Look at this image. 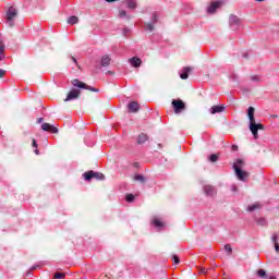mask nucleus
<instances>
[{
	"label": "nucleus",
	"mask_w": 279,
	"mask_h": 279,
	"mask_svg": "<svg viewBox=\"0 0 279 279\" xmlns=\"http://www.w3.org/2000/svg\"><path fill=\"white\" fill-rule=\"evenodd\" d=\"M129 112L136 113L141 109V106H138V102L132 101L128 105Z\"/></svg>",
	"instance_id": "14"
},
{
	"label": "nucleus",
	"mask_w": 279,
	"mask_h": 279,
	"mask_svg": "<svg viewBox=\"0 0 279 279\" xmlns=\"http://www.w3.org/2000/svg\"><path fill=\"white\" fill-rule=\"evenodd\" d=\"M35 154H36V156H38V154H40V151L38 149H35Z\"/></svg>",
	"instance_id": "43"
},
{
	"label": "nucleus",
	"mask_w": 279,
	"mask_h": 279,
	"mask_svg": "<svg viewBox=\"0 0 279 279\" xmlns=\"http://www.w3.org/2000/svg\"><path fill=\"white\" fill-rule=\"evenodd\" d=\"M223 110H226V106L219 105V106H213L209 109V112H210V114H217L219 112H223Z\"/></svg>",
	"instance_id": "15"
},
{
	"label": "nucleus",
	"mask_w": 279,
	"mask_h": 279,
	"mask_svg": "<svg viewBox=\"0 0 279 279\" xmlns=\"http://www.w3.org/2000/svg\"><path fill=\"white\" fill-rule=\"evenodd\" d=\"M172 260L174 262V265H180V257H178L177 255L172 256Z\"/></svg>",
	"instance_id": "31"
},
{
	"label": "nucleus",
	"mask_w": 279,
	"mask_h": 279,
	"mask_svg": "<svg viewBox=\"0 0 279 279\" xmlns=\"http://www.w3.org/2000/svg\"><path fill=\"white\" fill-rule=\"evenodd\" d=\"M193 71V68L185 66L182 69V73H180L181 80H189V72Z\"/></svg>",
	"instance_id": "16"
},
{
	"label": "nucleus",
	"mask_w": 279,
	"mask_h": 279,
	"mask_svg": "<svg viewBox=\"0 0 279 279\" xmlns=\"http://www.w3.org/2000/svg\"><path fill=\"white\" fill-rule=\"evenodd\" d=\"M242 167H245V161H243V159H236L233 162V169L234 171H236V169H241Z\"/></svg>",
	"instance_id": "18"
},
{
	"label": "nucleus",
	"mask_w": 279,
	"mask_h": 279,
	"mask_svg": "<svg viewBox=\"0 0 279 279\" xmlns=\"http://www.w3.org/2000/svg\"><path fill=\"white\" fill-rule=\"evenodd\" d=\"M41 130H44V132H51L52 134H58V128L53 126V124L43 123Z\"/></svg>",
	"instance_id": "11"
},
{
	"label": "nucleus",
	"mask_w": 279,
	"mask_h": 279,
	"mask_svg": "<svg viewBox=\"0 0 279 279\" xmlns=\"http://www.w3.org/2000/svg\"><path fill=\"white\" fill-rule=\"evenodd\" d=\"M223 3H226L223 0L211 2V4L207 8V14H215V12H217V10H219Z\"/></svg>",
	"instance_id": "6"
},
{
	"label": "nucleus",
	"mask_w": 279,
	"mask_h": 279,
	"mask_svg": "<svg viewBox=\"0 0 279 279\" xmlns=\"http://www.w3.org/2000/svg\"><path fill=\"white\" fill-rule=\"evenodd\" d=\"M32 147H35V149L38 148V143H36V140H33Z\"/></svg>",
	"instance_id": "37"
},
{
	"label": "nucleus",
	"mask_w": 279,
	"mask_h": 279,
	"mask_svg": "<svg viewBox=\"0 0 279 279\" xmlns=\"http://www.w3.org/2000/svg\"><path fill=\"white\" fill-rule=\"evenodd\" d=\"M84 179L87 181V182H90V180H93V178L95 180H106V177L104 175V173L101 172H95L93 170L90 171H87L83 174Z\"/></svg>",
	"instance_id": "4"
},
{
	"label": "nucleus",
	"mask_w": 279,
	"mask_h": 279,
	"mask_svg": "<svg viewBox=\"0 0 279 279\" xmlns=\"http://www.w3.org/2000/svg\"><path fill=\"white\" fill-rule=\"evenodd\" d=\"M252 82H260V77L258 75H254L251 77Z\"/></svg>",
	"instance_id": "35"
},
{
	"label": "nucleus",
	"mask_w": 279,
	"mask_h": 279,
	"mask_svg": "<svg viewBox=\"0 0 279 279\" xmlns=\"http://www.w3.org/2000/svg\"><path fill=\"white\" fill-rule=\"evenodd\" d=\"M80 95H82V90L73 88L69 92L64 101H73L75 99H80Z\"/></svg>",
	"instance_id": "7"
},
{
	"label": "nucleus",
	"mask_w": 279,
	"mask_h": 279,
	"mask_svg": "<svg viewBox=\"0 0 279 279\" xmlns=\"http://www.w3.org/2000/svg\"><path fill=\"white\" fill-rule=\"evenodd\" d=\"M110 62H112V59L110 58V56L105 54L101 57L100 59V66H110Z\"/></svg>",
	"instance_id": "13"
},
{
	"label": "nucleus",
	"mask_w": 279,
	"mask_h": 279,
	"mask_svg": "<svg viewBox=\"0 0 279 279\" xmlns=\"http://www.w3.org/2000/svg\"><path fill=\"white\" fill-rule=\"evenodd\" d=\"M126 202H134V194H128Z\"/></svg>",
	"instance_id": "33"
},
{
	"label": "nucleus",
	"mask_w": 279,
	"mask_h": 279,
	"mask_svg": "<svg viewBox=\"0 0 279 279\" xmlns=\"http://www.w3.org/2000/svg\"><path fill=\"white\" fill-rule=\"evenodd\" d=\"M128 8L130 10H136V2L134 0H128Z\"/></svg>",
	"instance_id": "25"
},
{
	"label": "nucleus",
	"mask_w": 279,
	"mask_h": 279,
	"mask_svg": "<svg viewBox=\"0 0 279 279\" xmlns=\"http://www.w3.org/2000/svg\"><path fill=\"white\" fill-rule=\"evenodd\" d=\"M172 106H173L174 112H175L177 114H179V112H180L181 110H184V108H185V105H184V102H183L182 100H173V101H172Z\"/></svg>",
	"instance_id": "10"
},
{
	"label": "nucleus",
	"mask_w": 279,
	"mask_h": 279,
	"mask_svg": "<svg viewBox=\"0 0 279 279\" xmlns=\"http://www.w3.org/2000/svg\"><path fill=\"white\" fill-rule=\"evenodd\" d=\"M207 271H208V270H207L206 268H202V269H201V274H207Z\"/></svg>",
	"instance_id": "40"
},
{
	"label": "nucleus",
	"mask_w": 279,
	"mask_h": 279,
	"mask_svg": "<svg viewBox=\"0 0 279 279\" xmlns=\"http://www.w3.org/2000/svg\"><path fill=\"white\" fill-rule=\"evenodd\" d=\"M68 23L69 25H77V23H80V19H77L75 15H72L68 19Z\"/></svg>",
	"instance_id": "20"
},
{
	"label": "nucleus",
	"mask_w": 279,
	"mask_h": 279,
	"mask_svg": "<svg viewBox=\"0 0 279 279\" xmlns=\"http://www.w3.org/2000/svg\"><path fill=\"white\" fill-rule=\"evenodd\" d=\"M72 60L75 64H77V59H75V57H72Z\"/></svg>",
	"instance_id": "42"
},
{
	"label": "nucleus",
	"mask_w": 279,
	"mask_h": 279,
	"mask_svg": "<svg viewBox=\"0 0 279 279\" xmlns=\"http://www.w3.org/2000/svg\"><path fill=\"white\" fill-rule=\"evenodd\" d=\"M147 141H149V137H147V135L144 133L140 134L137 137L138 145H143V144L147 143Z\"/></svg>",
	"instance_id": "19"
},
{
	"label": "nucleus",
	"mask_w": 279,
	"mask_h": 279,
	"mask_svg": "<svg viewBox=\"0 0 279 279\" xmlns=\"http://www.w3.org/2000/svg\"><path fill=\"white\" fill-rule=\"evenodd\" d=\"M254 112H256V109H254V107H248L247 109V117H248V130H251L253 136L255 140L258 138V130L264 131L265 130V125H263V123H256V119L254 118Z\"/></svg>",
	"instance_id": "1"
},
{
	"label": "nucleus",
	"mask_w": 279,
	"mask_h": 279,
	"mask_svg": "<svg viewBox=\"0 0 279 279\" xmlns=\"http://www.w3.org/2000/svg\"><path fill=\"white\" fill-rule=\"evenodd\" d=\"M275 250L279 254V244L278 243L275 244Z\"/></svg>",
	"instance_id": "39"
},
{
	"label": "nucleus",
	"mask_w": 279,
	"mask_h": 279,
	"mask_svg": "<svg viewBox=\"0 0 279 279\" xmlns=\"http://www.w3.org/2000/svg\"><path fill=\"white\" fill-rule=\"evenodd\" d=\"M235 175L238 178V180H240V182H245V180H247V178L250 177V172H245L239 168H235Z\"/></svg>",
	"instance_id": "8"
},
{
	"label": "nucleus",
	"mask_w": 279,
	"mask_h": 279,
	"mask_svg": "<svg viewBox=\"0 0 279 279\" xmlns=\"http://www.w3.org/2000/svg\"><path fill=\"white\" fill-rule=\"evenodd\" d=\"M153 226H155V228H158V230L165 228V222H162L160 219L158 218H154L151 221Z\"/></svg>",
	"instance_id": "17"
},
{
	"label": "nucleus",
	"mask_w": 279,
	"mask_h": 279,
	"mask_svg": "<svg viewBox=\"0 0 279 279\" xmlns=\"http://www.w3.org/2000/svg\"><path fill=\"white\" fill-rule=\"evenodd\" d=\"M54 278H56V279H64V274H62V272H57V274H54Z\"/></svg>",
	"instance_id": "32"
},
{
	"label": "nucleus",
	"mask_w": 279,
	"mask_h": 279,
	"mask_svg": "<svg viewBox=\"0 0 279 279\" xmlns=\"http://www.w3.org/2000/svg\"><path fill=\"white\" fill-rule=\"evenodd\" d=\"M271 241L276 245V243H278V234H274Z\"/></svg>",
	"instance_id": "36"
},
{
	"label": "nucleus",
	"mask_w": 279,
	"mask_h": 279,
	"mask_svg": "<svg viewBox=\"0 0 279 279\" xmlns=\"http://www.w3.org/2000/svg\"><path fill=\"white\" fill-rule=\"evenodd\" d=\"M256 1H265V0H256Z\"/></svg>",
	"instance_id": "46"
},
{
	"label": "nucleus",
	"mask_w": 279,
	"mask_h": 279,
	"mask_svg": "<svg viewBox=\"0 0 279 279\" xmlns=\"http://www.w3.org/2000/svg\"><path fill=\"white\" fill-rule=\"evenodd\" d=\"M232 149H233V151H236V149H239V146L233 145V146H232Z\"/></svg>",
	"instance_id": "41"
},
{
	"label": "nucleus",
	"mask_w": 279,
	"mask_h": 279,
	"mask_svg": "<svg viewBox=\"0 0 279 279\" xmlns=\"http://www.w3.org/2000/svg\"><path fill=\"white\" fill-rule=\"evenodd\" d=\"M3 75H5V70H0V80L3 77Z\"/></svg>",
	"instance_id": "38"
},
{
	"label": "nucleus",
	"mask_w": 279,
	"mask_h": 279,
	"mask_svg": "<svg viewBox=\"0 0 279 279\" xmlns=\"http://www.w3.org/2000/svg\"><path fill=\"white\" fill-rule=\"evenodd\" d=\"M257 223H258L259 226H262L263 228H265V226H267V219H265V218H259V219L257 220Z\"/></svg>",
	"instance_id": "29"
},
{
	"label": "nucleus",
	"mask_w": 279,
	"mask_h": 279,
	"mask_svg": "<svg viewBox=\"0 0 279 279\" xmlns=\"http://www.w3.org/2000/svg\"><path fill=\"white\" fill-rule=\"evenodd\" d=\"M106 279H108V278H106Z\"/></svg>",
	"instance_id": "47"
},
{
	"label": "nucleus",
	"mask_w": 279,
	"mask_h": 279,
	"mask_svg": "<svg viewBox=\"0 0 279 279\" xmlns=\"http://www.w3.org/2000/svg\"><path fill=\"white\" fill-rule=\"evenodd\" d=\"M71 84L74 86V88H83L85 90H92V93H99L98 88L90 87L77 78L72 80Z\"/></svg>",
	"instance_id": "2"
},
{
	"label": "nucleus",
	"mask_w": 279,
	"mask_h": 279,
	"mask_svg": "<svg viewBox=\"0 0 279 279\" xmlns=\"http://www.w3.org/2000/svg\"><path fill=\"white\" fill-rule=\"evenodd\" d=\"M257 276H259V278H267V271H265V269H259L257 270Z\"/></svg>",
	"instance_id": "27"
},
{
	"label": "nucleus",
	"mask_w": 279,
	"mask_h": 279,
	"mask_svg": "<svg viewBox=\"0 0 279 279\" xmlns=\"http://www.w3.org/2000/svg\"><path fill=\"white\" fill-rule=\"evenodd\" d=\"M267 279H276V277L270 276V277H266Z\"/></svg>",
	"instance_id": "44"
},
{
	"label": "nucleus",
	"mask_w": 279,
	"mask_h": 279,
	"mask_svg": "<svg viewBox=\"0 0 279 279\" xmlns=\"http://www.w3.org/2000/svg\"><path fill=\"white\" fill-rule=\"evenodd\" d=\"M203 190L207 197H215V195H217V190H215V186L213 185H205Z\"/></svg>",
	"instance_id": "9"
},
{
	"label": "nucleus",
	"mask_w": 279,
	"mask_h": 279,
	"mask_svg": "<svg viewBox=\"0 0 279 279\" xmlns=\"http://www.w3.org/2000/svg\"><path fill=\"white\" fill-rule=\"evenodd\" d=\"M134 180H135L136 182H141L142 184H145V182H146L145 177H143V174H136V175L134 177Z\"/></svg>",
	"instance_id": "24"
},
{
	"label": "nucleus",
	"mask_w": 279,
	"mask_h": 279,
	"mask_svg": "<svg viewBox=\"0 0 279 279\" xmlns=\"http://www.w3.org/2000/svg\"><path fill=\"white\" fill-rule=\"evenodd\" d=\"M145 29L147 32H153L154 31V23L150 22V23L145 24Z\"/></svg>",
	"instance_id": "28"
},
{
	"label": "nucleus",
	"mask_w": 279,
	"mask_h": 279,
	"mask_svg": "<svg viewBox=\"0 0 279 279\" xmlns=\"http://www.w3.org/2000/svg\"><path fill=\"white\" fill-rule=\"evenodd\" d=\"M5 45L3 43H0V60H3L5 58Z\"/></svg>",
	"instance_id": "22"
},
{
	"label": "nucleus",
	"mask_w": 279,
	"mask_h": 279,
	"mask_svg": "<svg viewBox=\"0 0 279 279\" xmlns=\"http://www.w3.org/2000/svg\"><path fill=\"white\" fill-rule=\"evenodd\" d=\"M258 208H260V204L256 203V204L250 205L247 207V210L248 213H254V210H258Z\"/></svg>",
	"instance_id": "23"
},
{
	"label": "nucleus",
	"mask_w": 279,
	"mask_h": 279,
	"mask_svg": "<svg viewBox=\"0 0 279 279\" xmlns=\"http://www.w3.org/2000/svg\"><path fill=\"white\" fill-rule=\"evenodd\" d=\"M150 23H153V24L158 23V14H156V13L153 14V20Z\"/></svg>",
	"instance_id": "34"
},
{
	"label": "nucleus",
	"mask_w": 279,
	"mask_h": 279,
	"mask_svg": "<svg viewBox=\"0 0 279 279\" xmlns=\"http://www.w3.org/2000/svg\"><path fill=\"white\" fill-rule=\"evenodd\" d=\"M38 123H43V118H39V119H38Z\"/></svg>",
	"instance_id": "45"
},
{
	"label": "nucleus",
	"mask_w": 279,
	"mask_h": 279,
	"mask_svg": "<svg viewBox=\"0 0 279 279\" xmlns=\"http://www.w3.org/2000/svg\"><path fill=\"white\" fill-rule=\"evenodd\" d=\"M119 19H126L128 21H130L131 16L128 14V12L125 10H120Z\"/></svg>",
	"instance_id": "21"
},
{
	"label": "nucleus",
	"mask_w": 279,
	"mask_h": 279,
	"mask_svg": "<svg viewBox=\"0 0 279 279\" xmlns=\"http://www.w3.org/2000/svg\"><path fill=\"white\" fill-rule=\"evenodd\" d=\"M131 66H134L135 69H138V66H141V64H143V60H141V58L138 57H133L129 60Z\"/></svg>",
	"instance_id": "12"
},
{
	"label": "nucleus",
	"mask_w": 279,
	"mask_h": 279,
	"mask_svg": "<svg viewBox=\"0 0 279 279\" xmlns=\"http://www.w3.org/2000/svg\"><path fill=\"white\" fill-rule=\"evenodd\" d=\"M225 252H227L228 256H231L232 255V246L230 244H226Z\"/></svg>",
	"instance_id": "26"
},
{
	"label": "nucleus",
	"mask_w": 279,
	"mask_h": 279,
	"mask_svg": "<svg viewBox=\"0 0 279 279\" xmlns=\"http://www.w3.org/2000/svg\"><path fill=\"white\" fill-rule=\"evenodd\" d=\"M209 160H210V162H217V160H219V156H217V155H210V156H209Z\"/></svg>",
	"instance_id": "30"
},
{
	"label": "nucleus",
	"mask_w": 279,
	"mask_h": 279,
	"mask_svg": "<svg viewBox=\"0 0 279 279\" xmlns=\"http://www.w3.org/2000/svg\"><path fill=\"white\" fill-rule=\"evenodd\" d=\"M19 16V11L14 7H10L7 11V22L10 27H14V20Z\"/></svg>",
	"instance_id": "3"
},
{
	"label": "nucleus",
	"mask_w": 279,
	"mask_h": 279,
	"mask_svg": "<svg viewBox=\"0 0 279 279\" xmlns=\"http://www.w3.org/2000/svg\"><path fill=\"white\" fill-rule=\"evenodd\" d=\"M240 26H241V19H239V16H236V15L231 14L229 16V27L233 32H236V29H239Z\"/></svg>",
	"instance_id": "5"
}]
</instances>
